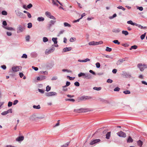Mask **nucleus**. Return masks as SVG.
<instances>
[{
    "mask_svg": "<svg viewBox=\"0 0 147 147\" xmlns=\"http://www.w3.org/2000/svg\"><path fill=\"white\" fill-rule=\"evenodd\" d=\"M96 65L97 68H99L100 67V64L98 62H97L96 63Z\"/></svg>",
    "mask_w": 147,
    "mask_h": 147,
    "instance_id": "obj_56",
    "label": "nucleus"
},
{
    "mask_svg": "<svg viewBox=\"0 0 147 147\" xmlns=\"http://www.w3.org/2000/svg\"><path fill=\"white\" fill-rule=\"evenodd\" d=\"M35 115H32L30 117V120H35Z\"/></svg>",
    "mask_w": 147,
    "mask_h": 147,
    "instance_id": "obj_40",
    "label": "nucleus"
},
{
    "mask_svg": "<svg viewBox=\"0 0 147 147\" xmlns=\"http://www.w3.org/2000/svg\"><path fill=\"white\" fill-rule=\"evenodd\" d=\"M4 28L5 29L9 30H14V29L13 28L11 27H4Z\"/></svg>",
    "mask_w": 147,
    "mask_h": 147,
    "instance_id": "obj_26",
    "label": "nucleus"
},
{
    "mask_svg": "<svg viewBox=\"0 0 147 147\" xmlns=\"http://www.w3.org/2000/svg\"><path fill=\"white\" fill-rule=\"evenodd\" d=\"M32 26V24L31 23H29L28 24V28H30Z\"/></svg>",
    "mask_w": 147,
    "mask_h": 147,
    "instance_id": "obj_55",
    "label": "nucleus"
},
{
    "mask_svg": "<svg viewBox=\"0 0 147 147\" xmlns=\"http://www.w3.org/2000/svg\"><path fill=\"white\" fill-rule=\"evenodd\" d=\"M85 110V109L81 108L79 109H75L74 110V112H77L78 113H80V112H85L84 110Z\"/></svg>",
    "mask_w": 147,
    "mask_h": 147,
    "instance_id": "obj_13",
    "label": "nucleus"
},
{
    "mask_svg": "<svg viewBox=\"0 0 147 147\" xmlns=\"http://www.w3.org/2000/svg\"><path fill=\"white\" fill-rule=\"evenodd\" d=\"M74 85L77 86H80V83L78 82H76L74 83Z\"/></svg>",
    "mask_w": 147,
    "mask_h": 147,
    "instance_id": "obj_57",
    "label": "nucleus"
},
{
    "mask_svg": "<svg viewBox=\"0 0 147 147\" xmlns=\"http://www.w3.org/2000/svg\"><path fill=\"white\" fill-rule=\"evenodd\" d=\"M38 90L39 92H40L42 94L43 93L45 92L44 90L42 89H38Z\"/></svg>",
    "mask_w": 147,
    "mask_h": 147,
    "instance_id": "obj_53",
    "label": "nucleus"
},
{
    "mask_svg": "<svg viewBox=\"0 0 147 147\" xmlns=\"http://www.w3.org/2000/svg\"><path fill=\"white\" fill-rule=\"evenodd\" d=\"M71 47H66L63 49V51L64 52H66L71 51Z\"/></svg>",
    "mask_w": 147,
    "mask_h": 147,
    "instance_id": "obj_15",
    "label": "nucleus"
},
{
    "mask_svg": "<svg viewBox=\"0 0 147 147\" xmlns=\"http://www.w3.org/2000/svg\"><path fill=\"white\" fill-rule=\"evenodd\" d=\"M20 67L19 66H14L12 67V69L14 72H17L19 71Z\"/></svg>",
    "mask_w": 147,
    "mask_h": 147,
    "instance_id": "obj_11",
    "label": "nucleus"
},
{
    "mask_svg": "<svg viewBox=\"0 0 147 147\" xmlns=\"http://www.w3.org/2000/svg\"><path fill=\"white\" fill-rule=\"evenodd\" d=\"M113 42L114 43L117 44L118 45H119L120 43L118 40H114L113 41Z\"/></svg>",
    "mask_w": 147,
    "mask_h": 147,
    "instance_id": "obj_42",
    "label": "nucleus"
},
{
    "mask_svg": "<svg viewBox=\"0 0 147 147\" xmlns=\"http://www.w3.org/2000/svg\"><path fill=\"white\" fill-rule=\"evenodd\" d=\"M146 66V65L144 64L142 65L141 64H138V67L140 69L141 71H143L144 70L145 68L146 67H145Z\"/></svg>",
    "mask_w": 147,
    "mask_h": 147,
    "instance_id": "obj_7",
    "label": "nucleus"
},
{
    "mask_svg": "<svg viewBox=\"0 0 147 147\" xmlns=\"http://www.w3.org/2000/svg\"><path fill=\"white\" fill-rule=\"evenodd\" d=\"M127 22V24H130L132 25H135L136 24V23L133 22L131 20L128 21Z\"/></svg>",
    "mask_w": 147,
    "mask_h": 147,
    "instance_id": "obj_25",
    "label": "nucleus"
},
{
    "mask_svg": "<svg viewBox=\"0 0 147 147\" xmlns=\"http://www.w3.org/2000/svg\"><path fill=\"white\" fill-rule=\"evenodd\" d=\"M32 7V5L31 3L29 4L28 5H27V7L28 9H30Z\"/></svg>",
    "mask_w": 147,
    "mask_h": 147,
    "instance_id": "obj_52",
    "label": "nucleus"
},
{
    "mask_svg": "<svg viewBox=\"0 0 147 147\" xmlns=\"http://www.w3.org/2000/svg\"><path fill=\"white\" fill-rule=\"evenodd\" d=\"M24 139V137L23 136H21L18 137L16 139V140L17 141L20 142L23 141Z\"/></svg>",
    "mask_w": 147,
    "mask_h": 147,
    "instance_id": "obj_14",
    "label": "nucleus"
},
{
    "mask_svg": "<svg viewBox=\"0 0 147 147\" xmlns=\"http://www.w3.org/2000/svg\"><path fill=\"white\" fill-rule=\"evenodd\" d=\"M105 50L107 51H108V52H111L112 51V49L110 48H109L108 47H106V49Z\"/></svg>",
    "mask_w": 147,
    "mask_h": 147,
    "instance_id": "obj_46",
    "label": "nucleus"
},
{
    "mask_svg": "<svg viewBox=\"0 0 147 147\" xmlns=\"http://www.w3.org/2000/svg\"><path fill=\"white\" fill-rule=\"evenodd\" d=\"M76 40V38L74 37H71L69 39V41L70 42H73Z\"/></svg>",
    "mask_w": 147,
    "mask_h": 147,
    "instance_id": "obj_45",
    "label": "nucleus"
},
{
    "mask_svg": "<svg viewBox=\"0 0 147 147\" xmlns=\"http://www.w3.org/2000/svg\"><path fill=\"white\" fill-rule=\"evenodd\" d=\"M57 38H52V40L54 42V44H57Z\"/></svg>",
    "mask_w": 147,
    "mask_h": 147,
    "instance_id": "obj_22",
    "label": "nucleus"
},
{
    "mask_svg": "<svg viewBox=\"0 0 147 147\" xmlns=\"http://www.w3.org/2000/svg\"><path fill=\"white\" fill-rule=\"evenodd\" d=\"M48 41V39L46 37H43V41L44 42H47Z\"/></svg>",
    "mask_w": 147,
    "mask_h": 147,
    "instance_id": "obj_39",
    "label": "nucleus"
},
{
    "mask_svg": "<svg viewBox=\"0 0 147 147\" xmlns=\"http://www.w3.org/2000/svg\"><path fill=\"white\" fill-rule=\"evenodd\" d=\"M82 96L80 97H78L76 99V100L78 102H80L81 101H83L82 100Z\"/></svg>",
    "mask_w": 147,
    "mask_h": 147,
    "instance_id": "obj_24",
    "label": "nucleus"
},
{
    "mask_svg": "<svg viewBox=\"0 0 147 147\" xmlns=\"http://www.w3.org/2000/svg\"><path fill=\"white\" fill-rule=\"evenodd\" d=\"M93 89L94 90L99 91L101 90V87H93Z\"/></svg>",
    "mask_w": 147,
    "mask_h": 147,
    "instance_id": "obj_35",
    "label": "nucleus"
},
{
    "mask_svg": "<svg viewBox=\"0 0 147 147\" xmlns=\"http://www.w3.org/2000/svg\"><path fill=\"white\" fill-rule=\"evenodd\" d=\"M83 101L89 100L92 98V97L90 96H82Z\"/></svg>",
    "mask_w": 147,
    "mask_h": 147,
    "instance_id": "obj_10",
    "label": "nucleus"
},
{
    "mask_svg": "<svg viewBox=\"0 0 147 147\" xmlns=\"http://www.w3.org/2000/svg\"><path fill=\"white\" fill-rule=\"evenodd\" d=\"M55 48L53 47L50 49H46L45 51V54L46 55H48L50 53L53 52L55 50Z\"/></svg>",
    "mask_w": 147,
    "mask_h": 147,
    "instance_id": "obj_8",
    "label": "nucleus"
},
{
    "mask_svg": "<svg viewBox=\"0 0 147 147\" xmlns=\"http://www.w3.org/2000/svg\"><path fill=\"white\" fill-rule=\"evenodd\" d=\"M64 25L65 27H71V25L67 22H64Z\"/></svg>",
    "mask_w": 147,
    "mask_h": 147,
    "instance_id": "obj_34",
    "label": "nucleus"
},
{
    "mask_svg": "<svg viewBox=\"0 0 147 147\" xmlns=\"http://www.w3.org/2000/svg\"><path fill=\"white\" fill-rule=\"evenodd\" d=\"M123 93L125 94H130V92L129 90H125L123 91Z\"/></svg>",
    "mask_w": 147,
    "mask_h": 147,
    "instance_id": "obj_43",
    "label": "nucleus"
},
{
    "mask_svg": "<svg viewBox=\"0 0 147 147\" xmlns=\"http://www.w3.org/2000/svg\"><path fill=\"white\" fill-rule=\"evenodd\" d=\"M138 48V47L137 45H134L132 46H131V48L129 49L130 50H132V49H136Z\"/></svg>",
    "mask_w": 147,
    "mask_h": 147,
    "instance_id": "obj_29",
    "label": "nucleus"
},
{
    "mask_svg": "<svg viewBox=\"0 0 147 147\" xmlns=\"http://www.w3.org/2000/svg\"><path fill=\"white\" fill-rule=\"evenodd\" d=\"M120 31V30L119 28L113 29L112 31L115 33H118Z\"/></svg>",
    "mask_w": 147,
    "mask_h": 147,
    "instance_id": "obj_23",
    "label": "nucleus"
},
{
    "mask_svg": "<svg viewBox=\"0 0 147 147\" xmlns=\"http://www.w3.org/2000/svg\"><path fill=\"white\" fill-rule=\"evenodd\" d=\"M70 144V142L66 143L65 144L61 146V147H67Z\"/></svg>",
    "mask_w": 147,
    "mask_h": 147,
    "instance_id": "obj_37",
    "label": "nucleus"
},
{
    "mask_svg": "<svg viewBox=\"0 0 147 147\" xmlns=\"http://www.w3.org/2000/svg\"><path fill=\"white\" fill-rule=\"evenodd\" d=\"M31 57H36L37 56V54L35 52H33L31 53Z\"/></svg>",
    "mask_w": 147,
    "mask_h": 147,
    "instance_id": "obj_18",
    "label": "nucleus"
},
{
    "mask_svg": "<svg viewBox=\"0 0 147 147\" xmlns=\"http://www.w3.org/2000/svg\"><path fill=\"white\" fill-rule=\"evenodd\" d=\"M117 134L119 137H121L125 138L126 136V134L121 131L117 133Z\"/></svg>",
    "mask_w": 147,
    "mask_h": 147,
    "instance_id": "obj_4",
    "label": "nucleus"
},
{
    "mask_svg": "<svg viewBox=\"0 0 147 147\" xmlns=\"http://www.w3.org/2000/svg\"><path fill=\"white\" fill-rule=\"evenodd\" d=\"M100 102L105 103H106L108 102L107 100H105L103 98H100Z\"/></svg>",
    "mask_w": 147,
    "mask_h": 147,
    "instance_id": "obj_41",
    "label": "nucleus"
},
{
    "mask_svg": "<svg viewBox=\"0 0 147 147\" xmlns=\"http://www.w3.org/2000/svg\"><path fill=\"white\" fill-rule=\"evenodd\" d=\"M30 38V36L29 35H28L26 37V41H29Z\"/></svg>",
    "mask_w": 147,
    "mask_h": 147,
    "instance_id": "obj_62",
    "label": "nucleus"
},
{
    "mask_svg": "<svg viewBox=\"0 0 147 147\" xmlns=\"http://www.w3.org/2000/svg\"><path fill=\"white\" fill-rule=\"evenodd\" d=\"M1 14L3 15H7V12L5 11H3L1 12Z\"/></svg>",
    "mask_w": 147,
    "mask_h": 147,
    "instance_id": "obj_49",
    "label": "nucleus"
},
{
    "mask_svg": "<svg viewBox=\"0 0 147 147\" xmlns=\"http://www.w3.org/2000/svg\"><path fill=\"white\" fill-rule=\"evenodd\" d=\"M52 3L53 4V5H56L57 6H58V5L57 3H56V2L57 1H56V0H52Z\"/></svg>",
    "mask_w": 147,
    "mask_h": 147,
    "instance_id": "obj_28",
    "label": "nucleus"
},
{
    "mask_svg": "<svg viewBox=\"0 0 147 147\" xmlns=\"http://www.w3.org/2000/svg\"><path fill=\"white\" fill-rule=\"evenodd\" d=\"M45 95L49 97L53 96H56L57 95V93L55 92H51L46 93Z\"/></svg>",
    "mask_w": 147,
    "mask_h": 147,
    "instance_id": "obj_5",
    "label": "nucleus"
},
{
    "mask_svg": "<svg viewBox=\"0 0 147 147\" xmlns=\"http://www.w3.org/2000/svg\"><path fill=\"white\" fill-rule=\"evenodd\" d=\"M51 87L49 86H47L46 88V91L47 92H48L50 91L51 90Z\"/></svg>",
    "mask_w": 147,
    "mask_h": 147,
    "instance_id": "obj_44",
    "label": "nucleus"
},
{
    "mask_svg": "<svg viewBox=\"0 0 147 147\" xmlns=\"http://www.w3.org/2000/svg\"><path fill=\"white\" fill-rule=\"evenodd\" d=\"M133 142V140L132 138L130 136H129L127 140V143H132Z\"/></svg>",
    "mask_w": 147,
    "mask_h": 147,
    "instance_id": "obj_16",
    "label": "nucleus"
},
{
    "mask_svg": "<svg viewBox=\"0 0 147 147\" xmlns=\"http://www.w3.org/2000/svg\"><path fill=\"white\" fill-rule=\"evenodd\" d=\"M135 26H138L139 28L142 29H145L146 28V27H143L142 26L136 23L135 24Z\"/></svg>",
    "mask_w": 147,
    "mask_h": 147,
    "instance_id": "obj_20",
    "label": "nucleus"
},
{
    "mask_svg": "<svg viewBox=\"0 0 147 147\" xmlns=\"http://www.w3.org/2000/svg\"><path fill=\"white\" fill-rule=\"evenodd\" d=\"M12 102H9L8 104V107H10L12 106Z\"/></svg>",
    "mask_w": 147,
    "mask_h": 147,
    "instance_id": "obj_64",
    "label": "nucleus"
},
{
    "mask_svg": "<svg viewBox=\"0 0 147 147\" xmlns=\"http://www.w3.org/2000/svg\"><path fill=\"white\" fill-rule=\"evenodd\" d=\"M101 140L100 139H96L94 140L91 142L90 143V144L92 145L94 144H96L100 142Z\"/></svg>",
    "mask_w": 147,
    "mask_h": 147,
    "instance_id": "obj_9",
    "label": "nucleus"
},
{
    "mask_svg": "<svg viewBox=\"0 0 147 147\" xmlns=\"http://www.w3.org/2000/svg\"><path fill=\"white\" fill-rule=\"evenodd\" d=\"M24 15V14L23 13L20 11H18L17 13V15L20 16L21 17H22Z\"/></svg>",
    "mask_w": 147,
    "mask_h": 147,
    "instance_id": "obj_31",
    "label": "nucleus"
},
{
    "mask_svg": "<svg viewBox=\"0 0 147 147\" xmlns=\"http://www.w3.org/2000/svg\"><path fill=\"white\" fill-rule=\"evenodd\" d=\"M122 33L124 34L125 36L127 35L129 33L127 31L123 30L122 32Z\"/></svg>",
    "mask_w": 147,
    "mask_h": 147,
    "instance_id": "obj_33",
    "label": "nucleus"
},
{
    "mask_svg": "<svg viewBox=\"0 0 147 147\" xmlns=\"http://www.w3.org/2000/svg\"><path fill=\"white\" fill-rule=\"evenodd\" d=\"M37 20L39 22H42L44 21L45 19L43 17H38Z\"/></svg>",
    "mask_w": 147,
    "mask_h": 147,
    "instance_id": "obj_19",
    "label": "nucleus"
},
{
    "mask_svg": "<svg viewBox=\"0 0 147 147\" xmlns=\"http://www.w3.org/2000/svg\"><path fill=\"white\" fill-rule=\"evenodd\" d=\"M96 45H98L100 44H101L103 43V42L102 41H100L99 42H95Z\"/></svg>",
    "mask_w": 147,
    "mask_h": 147,
    "instance_id": "obj_47",
    "label": "nucleus"
},
{
    "mask_svg": "<svg viewBox=\"0 0 147 147\" xmlns=\"http://www.w3.org/2000/svg\"><path fill=\"white\" fill-rule=\"evenodd\" d=\"M122 75L126 78H133L131 74L129 73H127L125 71H123Z\"/></svg>",
    "mask_w": 147,
    "mask_h": 147,
    "instance_id": "obj_3",
    "label": "nucleus"
},
{
    "mask_svg": "<svg viewBox=\"0 0 147 147\" xmlns=\"http://www.w3.org/2000/svg\"><path fill=\"white\" fill-rule=\"evenodd\" d=\"M7 114V111H5L4 112H3L1 113V115H5Z\"/></svg>",
    "mask_w": 147,
    "mask_h": 147,
    "instance_id": "obj_63",
    "label": "nucleus"
},
{
    "mask_svg": "<svg viewBox=\"0 0 147 147\" xmlns=\"http://www.w3.org/2000/svg\"><path fill=\"white\" fill-rule=\"evenodd\" d=\"M117 16V14H116V13H115L114 14L113 16H110L109 17V18L110 19H113V18H114L115 17H116Z\"/></svg>",
    "mask_w": 147,
    "mask_h": 147,
    "instance_id": "obj_51",
    "label": "nucleus"
},
{
    "mask_svg": "<svg viewBox=\"0 0 147 147\" xmlns=\"http://www.w3.org/2000/svg\"><path fill=\"white\" fill-rule=\"evenodd\" d=\"M65 100L66 101H72L74 102L75 101V100L73 98H68V99H65Z\"/></svg>",
    "mask_w": 147,
    "mask_h": 147,
    "instance_id": "obj_48",
    "label": "nucleus"
},
{
    "mask_svg": "<svg viewBox=\"0 0 147 147\" xmlns=\"http://www.w3.org/2000/svg\"><path fill=\"white\" fill-rule=\"evenodd\" d=\"M88 45H96L95 41H92L88 43Z\"/></svg>",
    "mask_w": 147,
    "mask_h": 147,
    "instance_id": "obj_32",
    "label": "nucleus"
},
{
    "mask_svg": "<svg viewBox=\"0 0 147 147\" xmlns=\"http://www.w3.org/2000/svg\"><path fill=\"white\" fill-rule=\"evenodd\" d=\"M137 143L138 145L140 147H141L143 144V142L140 140L138 141Z\"/></svg>",
    "mask_w": 147,
    "mask_h": 147,
    "instance_id": "obj_21",
    "label": "nucleus"
},
{
    "mask_svg": "<svg viewBox=\"0 0 147 147\" xmlns=\"http://www.w3.org/2000/svg\"><path fill=\"white\" fill-rule=\"evenodd\" d=\"M25 27L23 25H19L17 28V32L19 33L23 32L25 30Z\"/></svg>",
    "mask_w": 147,
    "mask_h": 147,
    "instance_id": "obj_2",
    "label": "nucleus"
},
{
    "mask_svg": "<svg viewBox=\"0 0 147 147\" xmlns=\"http://www.w3.org/2000/svg\"><path fill=\"white\" fill-rule=\"evenodd\" d=\"M45 14L49 18L51 15V13L48 11L46 12L45 13Z\"/></svg>",
    "mask_w": 147,
    "mask_h": 147,
    "instance_id": "obj_30",
    "label": "nucleus"
},
{
    "mask_svg": "<svg viewBox=\"0 0 147 147\" xmlns=\"http://www.w3.org/2000/svg\"><path fill=\"white\" fill-rule=\"evenodd\" d=\"M111 132L109 131L107 133L106 135V138L107 139H109L110 138L111 136Z\"/></svg>",
    "mask_w": 147,
    "mask_h": 147,
    "instance_id": "obj_17",
    "label": "nucleus"
},
{
    "mask_svg": "<svg viewBox=\"0 0 147 147\" xmlns=\"http://www.w3.org/2000/svg\"><path fill=\"white\" fill-rule=\"evenodd\" d=\"M113 80L111 79H108L107 80V82L109 83H111L113 82Z\"/></svg>",
    "mask_w": 147,
    "mask_h": 147,
    "instance_id": "obj_60",
    "label": "nucleus"
},
{
    "mask_svg": "<svg viewBox=\"0 0 147 147\" xmlns=\"http://www.w3.org/2000/svg\"><path fill=\"white\" fill-rule=\"evenodd\" d=\"M62 71L63 72L67 71L68 72L71 73V71L70 70H68L67 69H64L62 70Z\"/></svg>",
    "mask_w": 147,
    "mask_h": 147,
    "instance_id": "obj_54",
    "label": "nucleus"
},
{
    "mask_svg": "<svg viewBox=\"0 0 147 147\" xmlns=\"http://www.w3.org/2000/svg\"><path fill=\"white\" fill-rule=\"evenodd\" d=\"M54 64H51L50 63H48L47 64V67H49V68H52Z\"/></svg>",
    "mask_w": 147,
    "mask_h": 147,
    "instance_id": "obj_36",
    "label": "nucleus"
},
{
    "mask_svg": "<svg viewBox=\"0 0 147 147\" xmlns=\"http://www.w3.org/2000/svg\"><path fill=\"white\" fill-rule=\"evenodd\" d=\"M85 73L81 72L78 74V76L79 77H80L82 76L83 77H84V75Z\"/></svg>",
    "mask_w": 147,
    "mask_h": 147,
    "instance_id": "obj_27",
    "label": "nucleus"
},
{
    "mask_svg": "<svg viewBox=\"0 0 147 147\" xmlns=\"http://www.w3.org/2000/svg\"><path fill=\"white\" fill-rule=\"evenodd\" d=\"M92 78V75L90 73H85L84 77H83V78L87 79H90Z\"/></svg>",
    "mask_w": 147,
    "mask_h": 147,
    "instance_id": "obj_6",
    "label": "nucleus"
},
{
    "mask_svg": "<svg viewBox=\"0 0 147 147\" xmlns=\"http://www.w3.org/2000/svg\"><path fill=\"white\" fill-rule=\"evenodd\" d=\"M41 79V80H43L45 79L46 78V76H40Z\"/></svg>",
    "mask_w": 147,
    "mask_h": 147,
    "instance_id": "obj_61",
    "label": "nucleus"
},
{
    "mask_svg": "<svg viewBox=\"0 0 147 147\" xmlns=\"http://www.w3.org/2000/svg\"><path fill=\"white\" fill-rule=\"evenodd\" d=\"M22 58H25L26 59L27 58V56L26 54H23L21 57Z\"/></svg>",
    "mask_w": 147,
    "mask_h": 147,
    "instance_id": "obj_58",
    "label": "nucleus"
},
{
    "mask_svg": "<svg viewBox=\"0 0 147 147\" xmlns=\"http://www.w3.org/2000/svg\"><path fill=\"white\" fill-rule=\"evenodd\" d=\"M125 60V58H123L122 59H120L117 61V65H120L121 63H122Z\"/></svg>",
    "mask_w": 147,
    "mask_h": 147,
    "instance_id": "obj_12",
    "label": "nucleus"
},
{
    "mask_svg": "<svg viewBox=\"0 0 147 147\" xmlns=\"http://www.w3.org/2000/svg\"><path fill=\"white\" fill-rule=\"evenodd\" d=\"M120 89V88L117 87L115 88L114 89V90L115 91H119Z\"/></svg>",
    "mask_w": 147,
    "mask_h": 147,
    "instance_id": "obj_59",
    "label": "nucleus"
},
{
    "mask_svg": "<svg viewBox=\"0 0 147 147\" xmlns=\"http://www.w3.org/2000/svg\"><path fill=\"white\" fill-rule=\"evenodd\" d=\"M146 33H145L144 34L140 36V38L142 40L144 39L146 36Z\"/></svg>",
    "mask_w": 147,
    "mask_h": 147,
    "instance_id": "obj_50",
    "label": "nucleus"
},
{
    "mask_svg": "<svg viewBox=\"0 0 147 147\" xmlns=\"http://www.w3.org/2000/svg\"><path fill=\"white\" fill-rule=\"evenodd\" d=\"M33 107L34 109H40V107L39 105H38L37 106L36 105H34L33 106Z\"/></svg>",
    "mask_w": 147,
    "mask_h": 147,
    "instance_id": "obj_38",
    "label": "nucleus"
},
{
    "mask_svg": "<svg viewBox=\"0 0 147 147\" xmlns=\"http://www.w3.org/2000/svg\"><path fill=\"white\" fill-rule=\"evenodd\" d=\"M55 20H51L49 22L48 26L47 27L48 29L51 31H53L54 30L51 29V27L56 22Z\"/></svg>",
    "mask_w": 147,
    "mask_h": 147,
    "instance_id": "obj_1",
    "label": "nucleus"
}]
</instances>
